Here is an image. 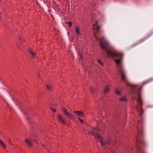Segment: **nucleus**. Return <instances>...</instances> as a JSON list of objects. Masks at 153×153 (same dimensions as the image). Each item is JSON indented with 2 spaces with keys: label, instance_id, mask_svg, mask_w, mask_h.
I'll return each instance as SVG.
<instances>
[{
  "label": "nucleus",
  "instance_id": "f257e3e1",
  "mask_svg": "<svg viewBox=\"0 0 153 153\" xmlns=\"http://www.w3.org/2000/svg\"><path fill=\"white\" fill-rule=\"evenodd\" d=\"M98 23V21H96L95 23L93 25L94 36L97 40L99 41L100 44L101 48L105 51L107 56L109 57H114L116 58L115 59V61L118 70L121 75V80L126 82V79L124 71L123 69L121 63L123 55L121 53L112 50L108 51V49L109 48V45L108 42L103 37L98 39L97 34L99 33L100 27L97 25Z\"/></svg>",
  "mask_w": 153,
  "mask_h": 153
},
{
  "label": "nucleus",
  "instance_id": "412c9836",
  "mask_svg": "<svg viewBox=\"0 0 153 153\" xmlns=\"http://www.w3.org/2000/svg\"><path fill=\"white\" fill-rule=\"evenodd\" d=\"M98 62L99 63L100 65H103V64L100 61V60H98Z\"/></svg>",
  "mask_w": 153,
  "mask_h": 153
},
{
  "label": "nucleus",
  "instance_id": "f8f14e48",
  "mask_svg": "<svg viewBox=\"0 0 153 153\" xmlns=\"http://www.w3.org/2000/svg\"><path fill=\"white\" fill-rule=\"evenodd\" d=\"M109 91V87L108 85H107L106 87L105 88L104 91V93H106L107 92H108Z\"/></svg>",
  "mask_w": 153,
  "mask_h": 153
},
{
  "label": "nucleus",
  "instance_id": "2eb2a0df",
  "mask_svg": "<svg viewBox=\"0 0 153 153\" xmlns=\"http://www.w3.org/2000/svg\"><path fill=\"white\" fill-rule=\"evenodd\" d=\"M77 119H78V120L79 121V122L81 123H82V124H83L84 123L83 121L80 118H79V117H77Z\"/></svg>",
  "mask_w": 153,
  "mask_h": 153
},
{
  "label": "nucleus",
  "instance_id": "7ed1b4c3",
  "mask_svg": "<svg viewBox=\"0 0 153 153\" xmlns=\"http://www.w3.org/2000/svg\"><path fill=\"white\" fill-rule=\"evenodd\" d=\"M88 132L90 134L95 136V137L97 140V141H100L101 145L102 146H105L109 143V141H105L103 140V138L101 136L96 134L93 131H89Z\"/></svg>",
  "mask_w": 153,
  "mask_h": 153
},
{
  "label": "nucleus",
  "instance_id": "f3484780",
  "mask_svg": "<svg viewBox=\"0 0 153 153\" xmlns=\"http://www.w3.org/2000/svg\"><path fill=\"white\" fill-rule=\"evenodd\" d=\"M90 90H91V93L93 94L94 93H95V90L94 89V88H92V87H91L90 88Z\"/></svg>",
  "mask_w": 153,
  "mask_h": 153
},
{
  "label": "nucleus",
  "instance_id": "4be33fe9",
  "mask_svg": "<svg viewBox=\"0 0 153 153\" xmlns=\"http://www.w3.org/2000/svg\"><path fill=\"white\" fill-rule=\"evenodd\" d=\"M80 56L81 59H82V55L81 54H80Z\"/></svg>",
  "mask_w": 153,
  "mask_h": 153
},
{
  "label": "nucleus",
  "instance_id": "b1692460",
  "mask_svg": "<svg viewBox=\"0 0 153 153\" xmlns=\"http://www.w3.org/2000/svg\"><path fill=\"white\" fill-rule=\"evenodd\" d=\"M101 0L102 1H104V0Z\"/></svg>",
  "mask_w": 153,
  "mask_h": 153
},
{
  "label": "nucleus",
  "instance_id": "393cba45",
  "mask_svg": "<svg viewBox=\"0 0 153 153\" xmlns=\"http://www.w3.org/2000/svg\"><path fill=\"white\" fill-rule=\"evenodd\" d=\"M93 129H95V128H93Z\"/></svg>",
  "mask_w": 153,
  "mask_h": 153
},
{
  "label": "nucleus",
  "instance_id": "9d476101",
  "mask_svg": "<svg viewBox=\"0 0 153 153\" xmlns=\"http://www.w3.org/2000/svg\"><path fill=\"white\" fill-rule=\"evenodd\" d=\"M26 142L28 146H32V143L29 140L27 139L26 140Z\"/></svg>",
  "mask_w": 153,
  "mask_h": 153
},
{
  "label": "nucleus",
  "instance_id": "423d86ee",
  "mask_svg": "<svg viewBox=\"0 0 153 153\" xmlns=\"http://www.w3.org/2000/svg\"><path fill=\"white\" fill-rule=\"evenodd\" d=\"M57 116L58 120L59 122L62 123L64 125H65L67 124V123L66 121L64 120L59 114H58Z\"/></svg>",
  "mask_w": 153,
  "mask_h": 153
},
{
  "label": "nucleus",
  "instance_id": "6e6552de",
  "mask_svg": "<svg viewBox=\"0 0 153 153\" xmlns=\"http://www.w3.org/2000/svg\"><path fill=\"white\" fill-rule=\"evenodd\" d=\"M28 52L31 55V57H34L35 56V53L33 52L32 50L31 49H30L28 50Z\"/></svg>",
  "mask_w": 153,
  "mask_h": 153
},
{
  "label": "nucleus",
  "instance_id": "a211bd4d",
  "mask_svg": "<svg viewBox=\"0 0 153 153\" xmlns=\"http://www.w3.org/2000/svg\"><path fill=\"white\" fill-rule=\"evenodd\" d=\"M46 87L47 89L48 90H51V86L48 85H46Z\"/></svg>",
  "mask_w": 153,
  "mask_h": 153
},
{
  "label": "nucleus",
  "instance_id": "aec40b11",
  "mask_svg": "<svg viewBox=\"0 0 153 153\" xmlns=\"http://www.w3.org/2000/svg\"><path fill=\"white\" fill-rule=\"evenodd\" d=\"M51 110L53 112H56V110L54 108H51Z\"/></svg>",
  "mask_w": 153,
  "mask_h": 153
},
{
  "label": "nucleus",
  "instance_id": "20e7f679",
  "mask_svg": "<svg viewBox=\"0 0 153 153\" xmlns=\"http://www.w3.org/2000/svg\"><path fill=\"white\" fill-rule=\"evenodd\" d=\"M148 82L147 81L145 82H143L142 84V86L140 87L139 89L138 90V98L137 99V100L138 104L140 106L137 107L138 108H140V113L141 114H142L143 112V110L142 109V108L143 106V102L142 100V99L140 97V91L142 89L143 86L146 84Z\"/></svg>",
  "mask_w": 153,
  "mask_h": 153
},
{
  "label": "nucleus",
  "instance_id": "4468645a",
  "mask_svg": "<svg viewBox=\"0 0 153 153\" xmlns=\"http://www.w3.org/2000/svg\"><path fill=\"white\" fill-rule=\"evenodd\" d=\"M108 149V151L107 150H106V152L107 153H115L114 152H111V149ZM105 150L106 151V150L105 149Z\"/></svg>",
  "mask_w": 153,
  "mask_h": 153
},
{
  "label": "nucleus",
  "instance_id": "9b49d317",
  "mask_svg": "<svg viewBox=\"0 0 153 153\" xmlns=\"http://www.w3.org/2000/svg\"><path fill=\"white\" fill-rule=\"evenodd\" d=\"M76 31L77 35H80V28L79 27H76Z\"/></svg>",
  "mask_w": 153,
  "mask_h": 153
},
{
  "label": "nucleus",
  "instance_id": "0eeeda50",
  "mask_svg": "<svg viewBox=\"0 0 153 153\" xmlns=\"http://www.w3.org/2000/svg\"><path fill=\"white\" fill-rule=\"evenodd\" d=\"M74 113L76 114L77 116L83 117L84 116L83 112L82 111H74Z\"/></svg>",
  "mask_w": 153,
  "mask_h": 153
},
{
  "label": "nucleus",
  "instance_id": "ddd939ff",
  "mask_svg": "<svg viewBox=\"0 0 153 153\" xmlns=\"http://www.w3.org/2000/svg\"><path fill=\"white\" fill-rule=\"evenodd\" d=\"M119 100L120 101H126L127 100V99L125 97H121L119 99Z\"/></svg>",
  "mask_w": 153,
  "mask_h": 153
},
{
  "label": "nucleus",
  "instance_id": "1a4fd4ad",
  "mask_svg": "<svg viewBox=\"0 0 153 153\" xmlns=\"http://www.w3.org/2000/svg\"><path fill=\"white\" fill-rule=\"evenodd\" d=\"M147 38V37H146L141 39L138 42L137 44H139L142 43Z\"/></svg>",
  "mask_w": 153,
  "mask_h": 153
},
{
  "label": "nucleus",
  "instance_id": "5701e85b",
  "mask_svg": "<svg viewBox=\"0 0 153 153\" xmlns=\"http://www.w3.org/2000/svg\"><path fill=\"white\" fill-rule=\"evenodd\" d=\"M1 14L0 13V19L1 18Z\"/></svg>",
  "mask_w": 153,
  "mask_h": 153
},
{
  "label": "nucleus",
  "instance_id": "39448f33",
  "mask_svg": "<svg viewBox=\"0 0 153 153\" xmlns=\"http://www.w3.org/2000/svg\"><path fill=\"white\" fill-rule=\"evenodd\" d=\"M63 112L65 115L70 118L71 120H73L75 119L74 116L71 113H69L67 109H65L63 111Z\"/></svg>",
  "mask_w": 153,
  "mask_h": 153
},
{
  "label": "nucleus",
  "instance_id": "f03ea898",
  "mask_svg": "<svg viewBox=\"0 0 153 153\" xmlns=\"http://www.w3.org/2000/svg\"><path fill=\"white\" fill-rule=\"evenodd\" d=\"M137 136L136 144V147L137 150V153H145L143 149V147L145 145V143L143 140H140L139 136L142 135V130L139 131L137 128Z\"/></svg>",
  "mask_w": 153,
  "mask_h": 153
},
{
  "label": "nucleus",
  "instance_id": "6ab92c4d",
  "mask_svg": "<svg viewBox=\"0 0 153 153\" xmlns=\"http://www.w3.org/2000/svg\"><path fill=\"white\" fill-rule=\"evenodd\" d=\"M116 92L118 94H120V91L117 89L116 90Z\"/></svg>",
  "mask_w": 153,
  "mask_h": 153
},
{
  "label": "nucleus",
  "instance_id": "dca6fc26",
  "mask_svg": "<svg viewBox=\"0 0 153 153\" xmlns=\"http://www.w3.org/2000/svg\"><path fill=\"white\" fill-rule=\"evenodd\" d=\"M66 23L70 27H71L72 25V23L71 22H66Z\"/></svg>",
  "mask_w": 153,
  "mask_h": 153
}]
</instances>
